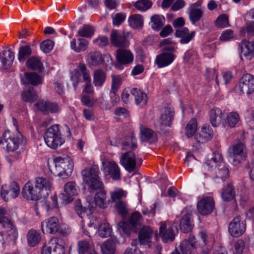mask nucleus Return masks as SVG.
<instances>
[{"mask_svg":"<svg viewBox=\"0 0 254 254\" xmlns=\"http://www.w3.org/2000/svg\"><path fill=\"white\" fill-rule=\"evenodd\" d=\"M99 169L97 165L93 164L81 172L83 180L88 186L90 192L96 193L94 197L95 205L104 208L108 206L106 198V191L104 190V185L99 178Z\"/></svg>","mask_w":254,"mask_h":254,"instance_id":"f257e3e1","label":"nucleus"},{"mask_svg":"<svg viewBox=\"0 0 254 254\" xmlns=\"http://www.w3.org/2000/svg\"><path fill=\"white\" fill-rule=\"evenodd\" d=\"M23 142V136L17 130L15 132L9 130L4 131L2 135V145L7 152H14Z\"/></svg>","mask_w":254,"mask_h":254,"instance_id":"f03ea898","label":"nucleus"},{"mask_svg":"<svg viewBox=\"0 0 254 254\" xmlns=\"http://www.w3.org/2000/svg\"><path fill=\"white\" fill-rule=\"evenodd\" d=\"M56 173L63 178L68 176L72 172L73 162L68 156L57 157L54 159Z\"/></svg>","mask_w":254,"mask_h":254,"instance_id":"7ed1b4c3","label":"nucleus"},{"mask_svg":"<svg viewBox=\"0 0 254 254\" xmlns=\"http://www.w3.org/2000/svg\"><path fill=\"white\" fill-rule=\"evenodd\" d=\"M44 140L47 145L50 148L56 149L64 142L58 125L49 127L45 132Z\"/></svg>","mask_w":254,"mask_h":254,"instance_id":"20e7f679","label":"nucleus"},{"mask_svg":"<svg viewBox=\"0 0 254 254\" xmlns=\"http://www.w3.org/2000/svg\"><path fill=\"white\" fill-rule=\"evenodd\" d=\"M142 162V159L136 158L132 151L123 153L120 158V164L128 173H131L140 167Z\"/></svg>","mask_w":254,"mask_h":254,"instance_id":"39448f33","label":"nucleus"},{"mask_svg":"<svg viewBox=\"0 0 254 254\" xmlns=\"http://www.w3.org/2000/svg\"><path fill=\"white\" fill-rule=\"evenodd\" d=\"M246 221L242 220L241 216L238 215L230 222L228 233L232 237L239 238L246 232Z\"/></svg>","mask_w":254,"mask_h":254,"instance_id":"423d86ee","label":"nucleus"},{"mask_svg":"<svg viewBox=\"0 0 254 254\" xmlns=\"http://www.w3.org/2000/svg\"><path fill=\"white\" fill-rule=\"evenodd\" d=\"M129 32L113 30L110 35L111 44L116 47L127 48L129 45Z\"/></svg>","mask_w":254,"mask_h":254,"instance_id":"0eeeda50","label":"nucleus"},{"mask_svg":"<svg viewBox=\"0 0 254 254\" xmlns=\"http://www.w3.org/2000/svg\"><path fill=\"white\" fill-rule=\"evenodd\" d=\"M64 247L59 244V239L53 237L42 247L41 254H64Z\"/></svg>","mask_w":254,"mask_h":254,"instance_id":"6e6552de","label":"nucleus"},{"mask_svg":"<svg viewBox=\"0 0 254 254\" xmlns=\"http://www.w3.org/2000/svg\"><path fill=\"white\" fill-rule=\"evenodd\" d=\"M215 208V202L211 196H205L201 198L197 203L198 212L202 215L211 214Z\"/></svg>","mask_w":254,"mask_h":254,"instance_id":"1a4fd4ad","label":"nucleus"},{"mask_svg":"<svg viewBox=\"0 0 254 254\" xmlns=\"http://www.w3.org/2000/svg\"><path fill=\"white\" fill-rule=\"evenodd\" d=\"M238 88L243 94H252L254 92V76L249 73L244 74L240 79Z\"/></svg>","mask_w":254,"mask_h":254,"instance_id":"9d476101","label":"nucleus"},{"mask_svg":"<svg viewBox=\"0 0 254 254\" xmlns=\"http://www.w3.org/2000/svg\"><path fill=\"white\" fill-rule=\"evenodd\" d=\"M22 194L24 198L31 200H39L42 195L41 190L36 187V185L34 186L30 182H28L24 185L22 189Z\"/></svg>","mask_w":254,"mask_h":254,"instance_id":"9b49d317","label":"nucleus"},{"mask_svg":"<svg viewBox=\"0 0 254 254\" xmlns=\"http://www.w3.org/2000/svg\"><path fill=\"white\" fill-rule=\"evenodd\" d=\"M133 55L130 50L120 49L117 51L116 59L118 63L115 65L118 69L122 68V65L128 64L132 63Z\"/></svg>","mask_w":254,"mask_h":254,"instance_id":"f8f14e48","label":"nucleus"},{"mask_svg":"<svg viewBox=\"0 0 254 254\" xmlns=\"http://www.w3.org/2000/svg\"><path fill=\"white\" fill-rule=\"evenodd\" d=\"M20 188L18 184L15 182H12L9 186L3 185L1 189V197L5 201L11 198H15L19 195Z\"/></svg>","mask_w":254,"mask_h":254,"instance_id":"ddd939ff","label":"nucleus"},{"mask_svg":"<svg viewBox=\"0 0 254 254\" xmlns=\"http://www.w3.org/2000/svg\"><path fill=\"white\" fill-rule=\"evenodd\" d=\"M182 214V217L180 223V228L182 232L187 233L192 230L193 226L191 220L192 212L191 210H185Z\"/></svg>","mask_w":254,"mask_h":254,"instance_id":"4468645a","label":"nucleus"},{"mask_svg":"<svg viewBox=\"0 0 254 254\" xmlns=\"http://www.w3.org/2000/svg\"><path fill=\"white\" fill-rule=\"evenodd\" d=\"M35 105L39 111L45 114L57 113L60 110L58 104L54 102L41 100L39 101Z\"/></svg>","mask_w":254,"mask_h":254,"instance_id":"2eb2a0df","label":"nucleus"},{"mask_svg":"<svg viewBox=\"0 0 254 254\" xmlns=\"http://www.w3.org/2000/svg\"><path fill=\"white\" fill-rule=\"evenodd\" d=\"M104 171L107 175H110L114 180H118L121 178V172L118 164L114 161H106L103 162Z\"/></svg>","mask_w":254,"mask_h":254,"instance_id":"dca6fc26","label":"nucleus"},{"mask_svg":"<svg viewBox=\"0 0 254 254\" xmlns=\"http://www.w3.org/2000/svg\"><path fill=\"white\" fill-rule=\"evenodd\" d=\"M232 155L234 162L236 164L245 160L247 157L245 144L240 142L234 145L232 148Z\"/></svg>","mask_w":254,"mask_h":254,"instance_id":"f3484780","label":"nucleus"},{"mask_svg":"<svg viewBox=\"0 0 254 254\" xmlns=\"http://www.w3.org/2000/svg\"><path fill=\"white\" fill-rule=\"evenodd\" d=\"M159 236L164 243L172 242L175 237L174 229L172 227L167 228L166 222L161 223Z\"/></svg>","mask_w":254,"mask_h":254,"instance_id":"a211bd4d","label":"nucleus"},{"mask_svg":"<svg viewBox=\"0 0 254 254\" xmlns=\"http://www.w3.org/2000/svg\"><path fill=\"white\" fill-rule=\"evenodd\" d=\"M14 57V53L11 50L2 51L0 53V67L8 69L12 65Z\"/></svg>","mask_w":254,"mask_h":254,"instance_id":"6ab92c4d","label":"nucleus"},{"mask_svg":"<svg viewBox=\"0 0 254 254\" xmlns=\"http://www.w3.org/2000/svg\"><path fill=\"white\" fill-rule=\"evenodd\" d=\"M41 226H45L46 231L50 234H56L60 230L61 224L58 218L52 216L42 222Z\"/></svg>","mask_w":254,"mask_h":254,"instance_id":"aec40b11","label":"nucleus"},{"mask_svg":"<svg viewBox=\"0 0 254 254\" xmlns=\"http://www.w3.org/2000/svg\"><path fill=\"white\" fill-rule=\"evenodd\" d=\"M175 34L177 37L181 38L180 43L184 44L189 43L194 37L195 32L193 31L190 32L188 28L182 27L177 28Z\"/></svg>","mask_w":254,"mask_h":254,"instance_id":"412c9836","label":"nucleus"},{"mask_svg":"<svg viewBox=\"0 0 254 254\" xmlns=\"http://www.w3.org/2000/svg\"><path fill=\"white\" fill-rule=\"evenodd\" d=\"M140 139L143 141L148 142L150 143L157 141L156 133L152 129L141 126L140 127Z\"/></svg>","mask_w":254,"mask_h":254,"instance_id":"4be33fe9","label":"nucleus"},{"mask_svg":"<svg viewBox=\"0 0 254 254\" xmlns=\"http://www.w3.org/2000/svg\"><path fill=\"white\" fill-rule=\"evenodd\" d=\"M224 118V114L219 108L212 109L210 111L209 121L214 127H217L223 123L225 119Z\"/></svg>","mask_w":254,"mask_h":254,"instance_id":"5701e85b","label":"nucleus"},{"mask_svg":"<svg viewBox=\"0 0 254 254\" xmlns=\"http://www.w3.org/2000/svg\"><path fill=\"white\" fill-rule=\"evenodd\" d=\"M241 56L251 60L254 57V41L243 40L240 45Z\"/></svg>","mask_w":254,"mask_h":254,"instance_id":"b1692460","label":"nucleus"},{"mask_svg":"<svg viewBox=\"0 0 254 254\" xmlns=\"http://www.w3.org/2000/svg\"><path fill=\"white\" fill-rule=\"evenodd\" d=\"M175 59L172 53L164 52L158 55L156 59V63L159 67H163L170 64Z\"/></svg>","mask_w":254,"mask_h":254,"instance_id":"393cba45","label":"nucleus"},{"mask_svg":"<svg viewBox=\"0 0 254 254\" xmlns=\"http://www.w3.org/2000/svg\"><path fill=\"white\" fill-rule=\"evenodd\" d=\"M153 230L148 226H143L139 231L138 240L141 244H148L151 243Z\"/></svg>","mask_w":254,"mask_h":254,"instance_id":"a878e982","label":"nucleus"},{"mask_svg":"<svg viewBox=\"0 0 254 254\" xmlns=\"http://www.w3.org/2000/svg\"><path fill=\"white\" fill-rule=\"evenodd\" d=\"M75 210L78 215H80L83 212H87L88 214H92L95 210V206L94 202H86L83 206L80 200H77L75 203Z\"/></svg>","mask_w":254,"mask_h":254,"instance_id":"bb28decb","label":"nucleus"},{"mask_svg":"<svg viewBox=\"0 0 254 254\" xmlns=\"http://www.w3.org/2000/svg\"><path fill=\"white\" fill-rule=\"evenodd\" d=\"M174 112L171 107L165 108L160 117V124L164 126H170L174 118Z\"/></svg>","mask_w":254,"mask_h":254,"instance_id":"cd10ccee","label":"nucleus"},{"mask_svg":"<svg viewBox=\"0 0 254 254\" xmlns=\"http://www.w3.org/2000/svg\"><path fill=\"white\" fill-rule=\"evenodd\" d=\"M104 58L102 54L97 51L90 53L87 56L86 61L90 66H97L104 62Z\"/></svg>","mask_w":254,"mask_h":254,"instance_id":"c85d7f7f","label":"nucleus"},{"mask_svg":"<svg viewBox=\"0 0 254 254\" xmlns=\"http://www.w3.org/2000/svg\"><path fill=\"white\" fill-rule=\"evenodd\" d=\"M130 93L134 97L135 103L137 105L143 106L146 104L148 98L146 93L136 88L132 89Z\"/></svg>","mask_w":254,"mask_h":254,"instance_id":"c756f323","label":"nucleus"},{"mask_svg":"<svg viewBox=\"0 0 254 254\" xmlns=\"http://www.w3.org/2000/svg\"><path fill=\"white\" fill-rule=\"evenodd\" d=\"M27 244L28 246L34 247L38 245L41 239L40 234L37 231L30 230L26 235Z\"/></svg>","mask_w":254,"mask_h":254,"instance_id":"7c9ffc66","label":"nucleus"},{"mask_svg":"<svg viewBox=\"0 0 254 254\" xmlns=\"http://www.w3.org/2000/svg\"><path fill=\"white\" fill-rule=\"evenodd\" d=\"M71 48L74 51L79 53L85 51L88 46V42L82 38H78L77 41L74 39L70 43Z\"/></svg>","mask_w":254,"mask_h":254,"instance_id":"2f4dec72","label":"nucleus"},{"mask_svg":"<svg viewBox=\"0 0 254 254\" xmlns=\"http://www.w3.org/2000/svg\"><path fill=\"white\" fill-rule=\"evenodd\" d=\"M129 25L134 29H141L143 25V19L141 15L135 14L128 18Z\"/></svg>","mask_w":254,"mask_h":254,"instance_id":"473e14b6","label":"nucleus"},{"mask_svg":"<svg viewBox=\"0 0 254 254\" xmlns=\"http://www.w3.org/2000/svg\"><path fill=\"white\" fill-rule=\"evenodd\" d=\"M22 98L24 101L33 103L37 100L38 96L33 87H29L23 91Z\"/></svg>","mask_w":254,"mask_h":254,"instance_id":"72a5a7b5","label":"nucleus"},{"mask_svg":"<svg viewBox=\"0 0 254 254\" xmlns=\"http://www.w3.org/2000/svg\"><path fill=\"white\" fill-rule=\"evenodd\" d=\"M165 19L162 15L155 14L151 17V26L156 31L160 30L165 24Z\"/></svg>","mask_w":254,"mask_h":254,"instance_id":"f704fd0d","label":"nucleus"},{"mask_svg":"<svg viewBox=\"0 0 254 254\" xmlns=\"http://www.w3.org/2000/svg\"><path fill=\"white\" fill-rule=\"evenodd\" d=\"M103 254H114L116 251V243L113 239L107 240L101 247Z\"/></svg>","mask_w":254,"mask_h":254,"instance_id":"c9c22d12","label":"nucleus"},{"mask_svg":"<svg viewBox=\"0 0 254 254\" xmlns=\"http://www.w3.org/2000/svg\"><path fill=\"white\" fill-rule=\"evenodd\" d=\"M106 79V74L102 69H96L94 72L93 83L95 86L103 85Z\"/></svg>","mask_w":254,"mask_h":254,"instance_id":"e433bc0d","label":"nucleus"},{"mask_svg":"<svg viewBox=\"0 0 254 254\" xmlns=\"http://www.w3.org/2000/svg\"><path fill=\"white\" fill-rule=\"evenodd\" d=\"M28 68L34 70L41 71L43 68V64L39 59L35 57H31L26 61Z\"/></svg>","mask_w":254,"mask_h":254,"instance_id":"4c0bfd02","label":"nucleus"},{"mask_svg":"<svg viewBox=\"0 0 254 254\" xmlns=\"http://www.w3.org/2000/svg\"><path fill=\"white\" fill-rule=\"evenodd\" d=\"M137 147L136 139L134 134L132 133L130 136L125 138L123 142V149L124 150H134Z\"/></svg>","mask_w":254,"mask_h":254,"instance_id":"58836bf2","label":"nucleus"},{"mask_svg":"<svg viewBox=\"0 0 254 254\" xmlns=\"http://www.w3.org/2000/svg\"><path fill=\"white\" fill-rule=\"evenodd\" d=\"M25 78L28 83L36 86L42 83V78L41 76L35 72H26Z\"/></svg>","mask_w":254,"mask_h":254,"instance_id":"ea45409f","label":"nucleus"},{"mask_svg":"<svg viewBox=\"0 0 254 254\" xmlns=\"http://www.w3.org/2000/svg\"><path fill=\"white\" fill-rule=\"evenodd\" d=\"M213 135V131L209 126H204L199 133V142H203L205 140L210 139Z\"/></svg>","mask_w":254,"mask_h":254,"instance_id":"a19ab883","label":"nucleus"},{"mask_svg":"<svg viewBox=\"0 0 254 254\" xmlns=\"http://www.w3.org/2000/svg\"><path fill=\"white\" fill-rule=\"evenodd\" d=\"M203 11L191 6L189 12V18L192 23L195 24L198 21L203 15Z\"/></svg>","mask_w":254,"mask_h":254,"instance_id":"79ce46f5","label":"nucleus"},{"mask_svg":"<svg viewBox=\"0 0 254 254\" xmlns=\"http://www.w3.org/2000/svg\"><path fill=\"white\" fill-rule=\"evenodd\" d=\"M7 229L8 236L12 241H15L17 238L18 232L15 225L13 222L10 220L8 222L3 226Z\"/></svg>","mask_w":254,"mask_h":254,"instance_id":"37998d69","label":"nucleus"},{"mask_svg":"<svg viewBox=\"0 0 254 254\" xmlns=\"http://www.w3.org/2000/svg\"><path fill=\"white\" fill-rule=\"evenodd\" d=\"M35 185L42 193L45 189L46 190H49L51 187L52 183L44 177H38L35 180Z\"/></svg>","mask_w":254,"mask_h":254,"instance_id":"c03bdc74","label":"nucleus"},{"mask_svg":"<svg viewBox=\"0 0 254 254\" xmlns=\"http://www.w3.org/2000/svg\"><path fill=\"white\" fill-rule=\"evenodd\" d=\"M217 167L215 171V177L221 179L222 181H225L229 176L228 168L224 163L220 164Z\"/></svg>","mask_w":254,"mask_h":254,"instance_id":"a18cd8bd","label":"nucleus"},{"mask_svg":"<svg viewBox=\"0 0 254 254\" xmlns=\"http://www.w3.org/2000/svg\"><path fill=\"white\" fill-rule=\"evenodd\" d=\"M31 54L32 49L30 46H22L19 49L18 59L20 62H24Z\"/></svg>","mask_w":254,"mask_h":254,"instance_id":"49530a36","label":"nucleus"},{"mask_svg":"<svg viewBox=\"0 0 254 254\" xmlns=\"http://www.w3.org/2000/svg\"><path fill=\"white\" fill-rule=\"evenodd\" d=\"M95 29L90 25H84L78 31L79 36L86 38L91 37L94 33Z\"/></svg>","mask_w":254,"mask_h":254,"instance_id":"de8ad7c7","label":"nucleus"},{"mask_svg":"<svg viewBox=\"0 0 254 254\" xmlns=\"http://www.w3.org/2000/svg\"><path fill=\"white\" fill-rule=\"evenodd\" d=\"M223 158L222 155L219 153H214L213 157L209 159L206 162L207 166L211 168L218 167L222 163Z\"/></svg>","mask_w":254,"mask_h":254,"instance_id":"09e8293b","label":"nucleus"},{"mask_svg":"<svg viewBox=\"0 0 254 254\" xmlns=\"http://www.w3.org/2000/svg\"><path fill=\"white\" fill-rule=\"evenodd\" d=\"M234 191L232 186L229 184L224 188L221 193V196L225 201H230L234 197Z\"/></svg>","mask_w":254,"mask_h":254,"instance_id":"8fccbe9b","label":"nucleus"},{"mask_svg":"<svg viewBox=\"0 0 254 254\" xmlns=\"http://www.w3.org/2000/svg\"><path fill=\"white\" fill-rule=\"evenodd\" d=\"M64 190L65 193L70 195H76L78 194V187L74 182L66 183L64 187Z\"/></svg>","mask_w":254,"mask_h":254,"instance_id":"3c124183","label":"nucleus"},{"mask_svg":"<svg viewBox=\"0 0 254 254\" xmlns=\"http://www.w3.org/2000/svg\"><path fill=\"white\" fill-rule=\"evenodd\" d=\"M196 120L192 119L189 122L186 127V134L188 137L194 135L197 129Z\"/></svg>","mask_w":254,"mask_h":254,"instance_id":"603ef678","label":"nucleus"},{"mask_svg":"<svg viewBox=\"0 0 254 254\" xmlns=\"http://www.w3.org/2000/svg\"><path fill=\"white\" fill-rule=\"evenodd\" d=\"M123 77L120 75H113L112 76L111 93H116L120 87Z\"/></svg>","mask_w":254,"mask_h":254,"instance_id":"864d4df0","label":"nucleus"},{"mask_svg":"<svg viewBox=\"0 0 254 254\" xmlns=\"http://www.w3.org/2000/svg\"><path fill=\"white\" fill-rule=\"evenodd\" d=\"M152 2L149 0H138L133 4V6L138 10L145 11L151 7Z\"/></svg>","mask_w":254,"mask_h":254,"instance_id":"5fc2aeb1","label":"nucleus"},{"mask_svg":"<svg viewBox=\"0 0 254 254\" xmlns=\"http://www.w3.org/2000/svg\"><path fill=\"white\" fill-rule=\"evenodd\" d=\"M112 230L109 224L104 223L101 224L99 227L98 233L100 237L106 238L111 235Z\"/></svg>","mask_w":254,"mask_h":254,"instance_id":"6e6d98bb","label":"nucleus"},{"mask_svg":"<svg viewBox=\"0 0 254 254\" xmlns=\"http://www.w3.org/2000/svg\"><path fill=\"white\" fill-rule=\"evenodd\" d=\"M127 205L126 201H119L115 205L117 211L122 217H125L128 213Z\"/></svg>","mask_w":254,"mask_h":254,"instance_id":"4d7b16f0","label":"nucleus"},{"mask_svg":"<svg viewBox=\"0 0 254 254\" xmlns=\"http://www.w3.org/2000/svg\"><path fill=\"white\" fill-rule=\"evenodd\" d=\"M78 253L79 254H84L87 252L90 251V249H93L92 246L89 243L85 240L80 241L78 243Z\"/></svg>","mask_w":254,"mask_h":254,"instance_id":"13d9d810","label":"nucleus"},{"mask_svg":"<svg viewBox=\"0 0 254 254\" xmlns=\"http://www.w3.org/2000/svg\"><path fill=\"white\" fill-rule=\"evenodd\" d=\"M141 215L138 212L133 213L130 216L128 222L129 224L134 228L141 223Z\"/></svg>","mask_w":254,"mask_h":254,"instance_id":"bf43d9fd","label":"nucleus"},{"mask_svg":"<svg viewBox=\"0 0 254 254\" xmlns=\"http://www.w3.org/2000/svg\"><path fill=\"white\" fill-rule=\"evenodd\" d=\"M216 26L219 28H224L229 25V18L226 14L220 15L215 21Z\"/></svg>","mask_w":254,"mask_h":254,"instance_id":"052dcab7","label":"nucleus"},{"mask_svg":"<svg viewBox=\"0 0 254 254\" xmlns=\"http://www.w3.org/2000/svg\"><path fill=\"white\" fill-rule=\"evenodd\" d=\"M111 198L114 202L122 201L121 199L125 197L127 193L122 190H116L111 192Z\"/></svg>","mask_w":254,"mask_h":254,"instance_id":"680f3d73","label":"nucleus"},{"mask_svg":"<svg viewBox=\"0 0 254 254\" xmlns=\"http://www.w3.org/2000/svg\"><path fill=\"white\" fill-rule=\"evenodd\" d=\"M239 121V116L236 113H230L227 115V123L232 127H234Z\"/></svg>","mask_w":254,"mask_h":254,"instance_id":"e2e57ef3","label":"nucleus"},{"mask_svg":"<svg viewBox=\"0 0 254 254\" xmlns=\"http://www.w3.org/2000/svg\"><path fill=\"white\" fill-rule=\"evenodd\" d=\"M54 42L50 39L46 40L40 44L41 49L45 53L50 52L53 48Z\"/></svg>","mask_w":254,"mask_h":254,"instance_id":"0e129e2a","label":"nucleus"},{"mask_svg":"<svg viewBox=\"0 0 254 254\" xmlns=\"http://www.w3.org/2000/svg\"><path fill=\"white\" fill-rule=\"evenodd\" d=\"M78 67L84 81L85 82L91 80V78L90 76V72L87 68L85 64L80 63L79 64Z\"/></svg>","mask_w":254,"mask_h":254,"instance_id":"69168bd1","label":"nucleus"},{"mask_svg":"<svg viewBox=\"0 0 254 254\" xmlns=\"http://www.w3.org/2000/svg\"><path fill=\"white\" fill-rule=\"evenodd\" d=\"M245 30H246L248 36L253 37L254 36V21L248 22L245 27V29L241 30V34L242 35L245 33Z\"/></svg>","mask_w":254,"mask_h":254,"instance_id":"338daca9","label":"nucleus"},{"mask_svg":"<svg viewBox=\"0 0 254 254\" xmlns=\"http://www.w3.org/2000/svg\"><path fill=\"white\" fill-rule=\"evenodd\" d=\"M245 246V243L242 240H238L234 243L233 254H243Z\"/></svg>","mask_w":254,"mask_h":254,"instance_id":"774afa93","label":"nucleus"}]
</instances>
